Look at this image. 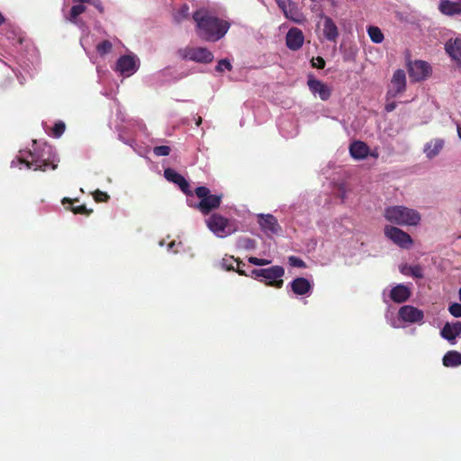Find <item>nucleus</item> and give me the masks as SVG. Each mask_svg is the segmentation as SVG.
<instances>
[{"mask_svg": "<svg viewBox=\"0 0 461 461\" xmlns=\"http://www.w3.org/2000/svg\"><path fill=\"white\" fill-rule=\"evenodd\" d=\"M196 23L197 35L206 41H217L221 39L230 28L229 23L212 15L208 10L201 8L193 14Z\"/></svg>", "mask_w": 461, "mask_h": 461, "instance_id": "f257e3e1", "label": "nucleus"}, {"mask_svg": "<svg viewBox=\"0 0 461 461\" xmlns=\"http://www.w3.org/2000/svg\"><path fill=\"white\" fill-rule=\"evenodd\" d=\"M384 216L391 223L400 226H417L421 219L419 212L403 205L385 208Z\"/></svg>", "mask_w": 461, "mask_h": 461, "instance_id": "f03ea898", "label": "nucleus"}, {"mask_svg": "<svg viewBox=\"0 0 461 461\" xmlns=\"http://www.w3.org/2000/svg\"><path fill=\"white\" fill-rule=\"evenodd\" d=\"M51 147L45 145L42 149L34 148L27 152V157L20 158L21 163L25 164L28 168L46 171L48 167L56 169L58 165L50 159Z\"/></svg>", "mask_w": 461, "mask_h": 461, "instance_id": "7ed1b4c3", "label": "nucleus"}, {"mask_svg": "<svg viewBox=\"0 0 461 461\" xmlns=\"http://www.w3.org/2000/svg\"><path fill=\"white\" fill-rule=\"evenodd\" d=\"M195 195L200 199L196 203L188 201V205L203 215H209L213 210L220 207L222 194H212L206 186H198L194 189Z\"/></svg>", "mask_w": 461, "mask_h": 461, "instance_id": "20e7f679", "label": "nucleus"}, {"mask_svg": "<svg viewBox=\"0 0 461 461\" xmlns=\"http://www.w3.org/2000/svg\"><path fill=\"white\" fill-rule=\"evenodd\" d=\"M285 275V268L281 266H273L268 268L253 269L251 276L254 278L263 277L267 280L266 285L277 289L284 285L282 277Z\"/></svg>", "mask_w": 461, "mask_h": 461, "instance_id": "39448f33", "label": "nucleus"}, {"mask_svg": "<svg viewBox=\"0 0 461 461\" xmlns=\"http://www.w3.org/2000/svg\"><path fill=\"white\" fill-rule=\"evenodd\" d=\"M208 229L219 238H224L235 231L230 220L220 213H212L205 221Z\"/></svg>", "mask_w": 461, "mask_h": 461, "instance_id": "423d86ee", "label": "nucleus"}, {"mask_svg": "<svg viewBox=\"0 0 461 461\" xmlns=\"http://www.w3.org/2000/svg\"><path fill=\"white\" fill-rule=\"evenodd\" d=\"M384 235L402 249H410L413 244L411 237L407 232L395 226H385Z\"/></svg>", "mask_w": 461, "mask_h": 461, "instance_id": "0eeeda50", "label": "nucleus"}, {"mask_svg": "<svg viewBox=\"0 0 461 461\" xmlns=\"http://www.w3.org/2000/svg\"><path fill=\"white\" fill-rule=\"evenodd\" d=\"M431 73L429 64L423 60H415L408 63V74L411 80L419 82L424 80Z\"/></svg>", "mask_w": 461, "mask_h": 461, "instance_id": "6e6552de", "label": "nucleus"}, {"mask_svg": "<svg viewBox=\"0 0 461 461\" xmlns=\"http://www.w3.org/2000/svg\"><path fill=\"white\" fill-rule=\"evenodd\" d=\"M183 58L199 63H211L213 60V54L206 48H186L184 50Z\"/></svg>", "mask_w": 461, "mask_h": 461, "instance_id": "1a4fd4ad", "label": "nucleus"}, {"mask_svg": "<svg viewBox=\"0 0 461 461\" xmlns=\"http://www.w3.org/2000/svg\"><path fill=\"white\" fill-rule=\"evenodd\" d=\"M406 89V75L404 70L397 69L392 77L390 86L386 93L387 99L394 98Z\"/></svg>", "mask_w": 461, "mask_h": 461, "instance_id": "9d476101", "label": "nucleus"}, {"mask_svg": "<svg viewBox=\"0 0 461 461\" xmlns=\"http://www.w3.org/2000/svg\"><path fill=\"white\" fill-rule=\"evenodd\" d=\"M165 178L171 183L178 185L180 190L187 196H192L193 192L190 189L188 181L179 173L175 171L173 168L167 167L164 170Z\"/></svg>", "mask_w": 461, "mask_h": 461, "instance_id": "9b49d317", "label": "nucleus"}, {"mask_svg": "<svg viewBox=\"0 0 461 461\" xmlns=\"http://www.w3.org/2000/svg\"><path fill=\"white\" fill-rule=\"evenodd\" d=\"M136 59L133 56L124 55L116 62V70L122 75L131 76L138 70Z\"/></svg>", "mask_w": 461, "mask_h": 461, "instance_id": "f8f14e48", "label": "nucleus"}, {"mask_svg": "<svg viewBox=\"0 0 461 461\" xmlns=\"http://www.w3.org/2000/svg\"><path fill=\"white\" fill-rule=\"evenodd\" d=\"M304 42V35L302 30L296 27L291 28L285 36V43L289 50H298Z\"/></svg>", "mask_w": 461, "mask_h": 461, "instance_id": "ddd939ff", "label": "nucleus"}, {"mask_svg": "<svg viewBox=\"0 0 461 461\" xmlns=\"http://www.w3.org/2000/svg\"><path fill=\"white\" fill-rule=\"evenodd\" d=\"M399 317L403 321L414 323L421 321L424 314L421 310L414 306L404 305L399 310Z\"/></svg>", "mask_w": 461, "mask_h": 461, "instance_id": "4468645a", "label": "nucleus"}, {"mask_svg": "<svg viewBox=\"0 0 461 461\" xmlns=\"http://www.w3.org/2000/svg\"><path fill=\"white\" fill-rule=\"evenodd\" d=\"M307 85L311 92L313 95H319L320 98L322 101H326L330 97V89L322 81L313 77H310L307 81Z\"/></svg>", "mask_w": 461, "mask_h": 461, "instance_id": "2eb2a0df", "label": "nucleus"}, {"mask_svg": "<svg viewBox=\"0 0 461 461\" xmlns=\"http://www.w3.org/2000/svg\"><path fill=\"white\" fill-rule=\"evenodd\" d=\"M258 223L267 234H276L281 229L276 218L272 214H260Z\"/></svg>", "mask_w": 461, "mask_h": 461, "instance_id": "dca6fc26", "label": "nucleus"}, {"mask_svg": "<svg viewBox=\"0 0 461 461\" xmlns=\"http://www.w3.org/2000/svg\"><path fill=\"white\" fill-rule=\"evenodd\" d=\"M293 293L296 295H305L309 294L312 285L311 282L304 277H296L290 283Z\"/></svg>", "mask_w": 461, "mask_h": 461, "instance_id": "f3484780", "label": "nucleus"}, {"mask_svg": "<svg viewBox=\"0 0 461 461\" xmlns=\"http://www.w3.org/2000/svg\"><path fill=\"white\" fill-rule=\"evenodd\" d=\"M349 153L355 159H364L369 154V147L361 140H355L349 146Z\"/></svg>", "mask_w": 461, "mask_h": 461, "instance_id": "a211bd4d", "label": "nucleus"}, {"mask_svg": "<svg viewBox=\"0 0 461 461\" xmlns=\"http://www.w3.org/2000/svg\"><path fill=\"white\" fill-rule=\"evenodd\" d=\"M323 35L330 41L335 42L339 37V30L333 20L329 16L323 17Z\"/></svg>", "mask_w": 461, "mask_h": 461, "instance_id": "6ab92c4d", "label": "nucleus"}, {"mask_svg": "<svg viewBox=\"0 0 461 461\" xmlns=\"http://www.w3.org/2000/svg\"><path fill=\"white\" fill-rule=\"evenodd\" d=\"M411 296L410 289L404 285H397L394 286L390 293V298L392 301L397 303L406 302Z\"/></svg>", "mask_w": 461, "mask_h": 461, "instance_id": "aec40b11", "label": "nucleus"}, {"mask_svg": "<svg viewBox=\"0 0 461 461\" xmlns=\"http://www.w3.org/2000/svg\"><path fill=\"white\" fill-rule=\"evenodd\" d=\"M441 336L448 341L455 340L461 334V322L446 323L440 331Z\"/></svg>", "mask_w": 461, "mask_h": 461, "instance_id": "412c9836", "label": "nucleus"}, {"mask_svg": "<svg viewBox=\"0 0 461 461\" xmlns=\"http://www.w3.org/2000/svg\"><path fill=\"white\" fill-rule=\"evenodd\" d=\"M438 10L445 15L452 16L461 14V3L452 2L450 0H441L438 5Z\"/></svg>", "mask_w": 461, "mask_h": 461, "instance_id": "4be33fe9", "label": "nucleus"}, {"mask_svg": "<svg viewBox=\"0 0 461 461\" xmlns=\"http://www.w3.org/2000/svg\"><path fill=\"white\" fill-rule=\"evenodd\" d=\"M445 141L442 139H434L424 147V153L428 158H433L439 154L444 147Z\"/></svg>", "mask_w": 461, "mask_h": 461, "instance_id": "5701e85b", "label": "nucleus"}, {"mask_svg": "<svg viewBox=\"0 0 461 461\" xmlns=\"http://www.w3.org/2000/svg\"><path fill=\"white\" fill-rule=\"evenodd\" d=\"M5 36L6 37V39L8 41H11V43L13 45L23 44V38L21 35L20 31L16 27L13 26L11 24H8L5 26Z\"/></svg>", "mask_w": 461, "mask_h": 461, "instance_id": "b1692460", "label": "nucleus"}, {"mask_svg": "<svg viewBox=\"0 0 461 461\" xmlns=\"http://www.w3.org/2000/svg\"><path fill=\"white\" fill-rule=\"evenodd\" d=\"M446 367H455L461 366V353L456 350L447 351L442 359Z\"/></svg>", "mask_w": 461, "mask_h": 461, "instance_id": "393cba45", "label": "nucleus"}, {"mask_svg": "<svg viewBox=\"0 0 461 461\" xmlns=\"http://www.w3.org/2000/svg\"><path fill=\"white\" fill-rule=\"evenodd\" d=\"M446 51L449 56L461 63V41L456 40L454 42L446 44Z\"/></svg>", "mask_w": 461, "mask_h": 461, "instance_id": "a878e982", "label": "nucleus"}, {"mask_svg": "<svg viewBox=\"0 0 461 461\" xmlns=\"http://www.w3.org/2000/svg\"><path fill=\"white\" fill-rule=\"evenodd\" d=\"M401 273L404 276H411L415 278L423 277V269L420 265L408 266L404 265L401 267Z\"/></svg>", "mask_w": 461, "mask_h": 461, "instance_id": "bb28decb", "label": "nucleus"}, {"mask_svg": "<svg viewBox=\"0 0 461 461\" xmlns=\"http://www.w3.org/2000/svg\"><path fill=\"white\" fill-rule=\"evenodd\" d=\"M284 14L287 19H289L296 23H301L303 21V15L301 13H299V11L296 7V5L294 3L290 5L288 10H285Z\"/></svg>", "mask_w": 461, "mask_h": 461, "instance_id": "cd10ccee", "label": "nucleus"}, {"mask_svg": "<svg viewBox=\"0 0 461 461\" xmlns=\"http://www.w3.org/2000/svg\"><path fill=\"white\" fill-rule=\"evenodd\" d=\"M367 33L371 41L375 43H381L384 39L382 31L377 26H369L367 28Z\"/></svg>", "mask_w": 461, "mask_h": 461, "instance_id": "c85d7f7f", "label": "nucleus"}, {"mask_svg": "<svg viewBox=\"0 0 461 461\" xmlns=\"http://www.w3.org/2000/svg\"><path fill=\"white\" fill-rule=\"evenodd\" d=\"M174 21L176 23H182L184 20L188 19L189 17V6L187 5H183L179 7V9L174 14Z\"/></svg>", "mask_w": 461, "mask_h": 461, "instance_id": "c756f323", "label": "nucleus"}, {"mask_svg": "<svg viewBox=\"0 0 461 461\" xmlns=\"http://www.w3.org/2000/svg\"><path fill=\"white\" fill-rule=\"evenodd\" d=\"M86 10V7L82 4L73 5L70 9L68 20L73 23H77V17L83 13H85Z\"/></svg>", "mask_w": 461, "mask_h": 461, "instance_id": "7c9ffc66", "label": "nucleus"}, {"mask_svg": "<svg viewBox=\"0 0 461 461\" xmlns=\"http://www.w3.org/2000/svg\"><path fill=\"white\" fill-rule=\"evenodd\" d=\"M113 44L110 41L104 40L97 44L96 50L99 55L104 56L112 51Z\"/></svg>", "mask_w": 461, "mask_h": 461, "instance_id": "2f4dec72", "label": "nucleus"}, {"mask_svg": "<svg viewBox=\"0 0 461 461\" xmlns=\"http://www.w3.org/2000/svg\"><path fill=\"white\" fill-rule=\"evenodd\" d=\"M236 261L237 258L233 256H225L221 261V266L227 271H232L235 269L234 263H236Z\"/></svg>", "mask_w": 461, "mask_h": 461, "instance_id": "473e14b6", "label": "nucleus"}, {"mask_svg": "<svg viewBox=\"0 0 461 461\" xmlns=\"http://www.w3.org/2000/svg\"><path fill=\"white\" fill-rule=\"evenodd\" d=\"M66 125L62 121L57 122L52 128V136L54 138H59L65 131Z\"/></svg>", "mask_w": 461, "mask_h": 461, "instance_id": "72a5a7b5", "label": "nucleus"}, {"mask_svg": "<svg viewBox=\"0 0 461 461\" xmlns=\"http://www.w3.org/2000/svg\"><path fill=\"white\" fill-rule=\"evenodd\" d=\"M71 212H73L75 214H84V215H90L93 212L92 209H87L86 205H77V206H71L69 208Z\"/></svg>", "mask_w": 461, "mask_h": 461, "instance_id": "f704fd0d", "label": "nucleus"}, {"mask_svg": "<svg viewBox=\"0 0 461 461\" xmlns=\"http://www.w3.org/2000/svg\"><path fill=\"white\" fill-rule=\"evenodd\" d=\"M170 151V147L166 145L157 146L153 149V153L158 157L168 156Z\"/></svg>", "mask_w": 461, "mask_h": 461, "instance_id": "c9c22d12", "label": "nucleus"}, {"mask_svg": "<svg viewBox=\"0 0 461 461\" xmlns=\"http://www.w3.org/2000/svg\"><path fill=\"white\" fill-rule=\"evenodd\" d=\"M93 196L97 203L107 202L110 199L109 194L101 190H95L93 194Z\"/></svg>", "mask_w": 461, "mask_h": 461, "instance_id": "e433bc0d", "label": "nucleus"}, {"mask_svg": "<svg viewBox=\"0 0 461 461\" xmlns=\"http://www.w3.org/2000/svg\"><path fill=\"white\" fill-rule=\"evenodd\" d=\"M240 244L246 249H253L256 248V241L250 238H242L240 240Z\"/></svg>", "mask_w": 461, "mask_h": 461, "instance_id": "4c0bfd02", "label": "nucleus"}, {"mask_svg": "<svg viewBox=\"0 0 461 461\" xmlns=\"http://www.w3.org/2000/svg\"><path fill=\"white\" fill-rule=\"evenodd\" d=\"M289 264L294 267H301L303 268L306 267L305 262L301 259L300 258H297L295 256H290L288 258Z\"/></svg>", "mask_w": 461, "mask_h": 461, "instance_id": "58836bf2", "label": "nucleus"}, {"mask_svg": "<svg viewBox=\"0 0 461 461\" xmlns=\"http://www.w3.org/2000/svg\"><path fill=\"white\" fill-rule=\"evenodd\" d=\"M448 311L456 318L461 317V303H453L449 305Z\"/></svg>", "mask_w": 461, "mask_h": 461, "instance_id": "ea45409f", "label": "nucleus"}, {"mask_svg": "<svg viewBox=\"0 0 461 461\" xmlns=\"http://www.w3.org/2000/svg\"><path fill=\"white\" fill-rule=\"evenodd\" d=\"M224 68L230 71L232 69L230 62L228 59L219 60L218 65L216 66V70L219 72H222Z\"/></svg>", "mask_w": 461, "mask_h": 461, "instance_id": "a19ab883", "label": "nucleus"}, {"mask_svg": "<svg viewBox=\"0 0 461 461\" xmlns=\"http://www.w3.org/2000/svg\"><path fill=\"white\" fill-rule=\"evenodd\" d=\"M248 261L250 264L255 265V266H267V265H269L271 263V261L268 260V259L258 258H256V257H249Z\"/></svg>", "mask_w": 461, "mask_h": 461, "instance_id": "79ce46f5", "label": "nucleus"}, {"mask_svg": "<svg viewBox=\"0 0 461 461\" xmlns=\"http://www.w3.org/2000/svg\"><path fill=\"white\" fill-rule=\"evenodd\" d=\"M311 64L313 68L322 69L324 68L326 62L323 58L316 57L312 59Z\"/></svg>", "mask_w": 461, "mask_h": 461, "instance_id": "37998d69", "label": "nucleus"}, {"mask_svg": "<svg viewBox=\"0 0 461 461\" xmlns=\"http://www.w3.org/2000/svg\"><path fill=\"white\" fill-rule=\"evenodd\" d=\"M245 263L242 262L240 258H237L235 269L233 271L237 272L240 276H248L249 275L243 270Z\"/></svg>", "mask_w": 461, "mask_h": 461, "instance_id": "c03bdc74", "label": "nucleus"}, {"mask_svg": "<svg viewBox=\"0 0 461 461\" xmlns=\"http://www.w3.org/2000/svg\"><path fill=\"white\" fill-rule=\"evenodd\" d=\"M294 2L291 0H277V5L279 8L285 13V10H288L290 5H292Z\"/></svg>", "mask_w": 461, "mask_h": 461, "instance_id": "a18cd8bd", "label": "nucleus"}, {"mask_svg": "<svg viewBox=\"0 0 461 461\" xmlns=\"http://www.w3.org/2000/svg\"><path fill=\"white\" fill-rule=\"evenodd\" d=\"M89 4L95 6L101 14L104 12V8L101 0H91Z\"/></svg>", "mask_w": 461, "mask_h": 461, "instance_id": "49530a36", "label": "nucleus"}, {"mask_svg": "<svg viewBox=\"0 0 461 461\" xmlns=\"http://www.w3.org/2000/svg\"><path fill=\"white\" fill-rule=\"evenodd\" d=\"M396 108V103L395 102H388L385 104V111L390 113L393 112Z\"/></svg>", "mask_w": 461, "mask_h": 461, "instance_id": "de8ad7c7", "label": "nucleus"}, {"mask_svg": "<svg viewBox=\"0 0 461 461\" xmlns=\"http://www.w3.org/2000/svg\"><path fill=\"white\" fill-rule=\"evenodd\" d=\"M312 12H315V13H319V16L323 18L325 15L323 14L321 9L320 8V6H318L317 5H314L312 7Z\"/></svg>", "mask_w": 461, "mask_h": 461, "instance_id": "09e8293b", "label": "nucleus"}, {"mask_svg": "<svg viewBox=\"0 0 461 461\" xmlns=\"http://www.w3.org/2000/svg\"><path fill=\"white\" fill-rule=\"evenodd\" d=\"M74 202H77V199L72 200V199L68 198V197H65V198H63V200H62V203H63L64 205H65L66 203H69V204H71V205H72Z\"/></svg>", "mask_w": 461, "mask_h": 461, "instance_id": "8fccbe9b", "label": "nucleus"}, {"mask_svg": "<svg viewBox=\"0 0 461 461\" xmlns=\"http://www.w3.org/2000/svg\"><path fill=\"white\" fill-rule=\"evenodd\" d=\"M5 23V16L0 13V26Z\"/></svg>", "mask_w": 461, "mask_h": 461, "instance_id": "3c124183", "label": "nucleus"}, {"mask_svg": "<svg viewBox=\"0 0 461 461\" xmlns=\"http://www.w3.org/2000/svg\"><path fill=\"white\" fill-rule=\"evenodd\" d=\"M368 155H370L371 157L375 158H378V152L376 150L372 151V152L369 151Z\"/></svg>", "mask_w": 461, "mask_h": 461, "instance_id": "603ef678", "label": "nucleus"}, {"mask_svg": "<svg viewBox=\"0 0 461 461\" xmlns=\"http://www.w3.org/2000/svg\"><path fill=\"white\" fill-rule=\"evenodd\" d=\"M456 130H457V135H458L459 139L461 140V125L458 124Z\"/></svg>", "mask_w": 461, "mask_h": 461, "instance_id": "864d4df0", "label": "nucleus"}, {"mask_svg": "<svg viewBox=\"0 0 461 461\" xmlns=\"http://www.w3.org/2000/svg\"><path fill=\"white\" fill-rule=\"evenodd\" d=\"M91 0H74V2H78L80 4H84V3H88L90 2Z\"/></svg>", "mask_w": 461, "mask_h": 461, "instance_id": "5fc2aeb1", "label": "nucleus"}, {"mask_svg": "<svg viewBox=\"0 0 461 461\" xmlns=\"http://www.w3.org/2000/svg\"><path fill=\"white\" fill-rule=\"evenodd\" d=\"M202 123V118L199 117L196 122V125H200Z\"/></svg>", "mask_w": 461, "mask_h": 461, "instance_id": "6e6d98bb", "label": "nucleus"}, {"mask_svg": "<svg viewBox=\"0 0 461 461\" xmlns=\"http://www.w3.org/2000/svg\"><path fill=\"white\" fill-rule=\"evenodd\" d=\"M458 294H459V300L461 301V288L459 289Z\"/></svg>", "mask_w": 461, "mask_h": 461, "instance_id": "4d7b16f0", "label": "nucleus"}]
</instances>
